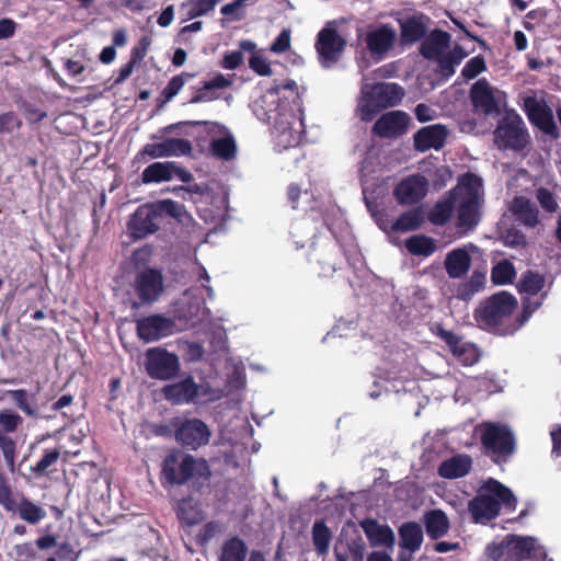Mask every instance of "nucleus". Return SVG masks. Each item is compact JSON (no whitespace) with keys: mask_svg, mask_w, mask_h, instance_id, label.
<instances>
[{"mask_svg":"<svg viewBox=\"0 0 561 561\" xmlns=\"http://www.w3.org/2000/svg\"><path fill=\"white\" fill-rule=\"evenodd\" d=\"M161 392L167 401L179 405L194 402L198 397L199 387L194 381L193 377L190 376L179 382L163 386Z\"/></svg>","mask_w":561,"mask_h":561,"instance_id":"obj_28","label":"nucleus"},{"mask_svg":"<svg viewBox=\"0 0 561 561\" xmlns=\"http://www.w3.org/2000/svg\"><path fill=\"white\" fill-rule=\"evenodd\" d=\"M424 526L427 536L437 540L444 537L450 527L449 519L442 510H431L424 515Z\"/></svg>","mask_w":561,"mask_h":561,"instance_id":"obj_40","label":"nucleus"},{"mask_svg":"<svg viewBox=\"0 0 561 561\" xmlns=\"http://www.w3.org/2000/svg\"><path fill=\"white\" fill-rule=\"evenodd\" d=\"M404 95V89L398 83L382 82L375 84L365 104L360 106L362 119L371 121L382 110L400 104Z\"/></svg>","mask_w":561,"mask_h":561,"instance_id":"obj_10","label":"nucleus"},{"mask_svg":"<svg viewBox=\"0 0 561 561\" xmlns=\"http://www.w3.org/2000/svg\"><path fill=\"white\" fill-rule=\"evenodd\" d=\"M211 153L222 160H231L236 156L237 146L232 136L220 137L210 142Z\"/></svg>","mask_w":561,"mask_h":561,"instance_id":"obj_50","label":"nucleus"},{"mask_svg":"<svg viewBox=\"0 0 561 561\" xmlns=\"http://www.w3.org/2000/svg\"><path fill=\"white\" fill-rule=\"evenodd\" d=\"M481 203L482 201L462 199L458 207V228L471 230L479 224Z\"/></svg>","mask_w":561,"mask_h":561,"instance_id":"obj_41","label":"nucleus"},{"mask_svg":"<svg viewBox=\"0 0 561 561\" xmlns=\"http://www.w3.org/2000/svg\"><path fill=\"white\" fill-rule=\"evenodd\" d=\"M154 209L158 211V217L160 218L162 214H167L171 217H180L184 206L180 203L172 199H164L157 204H153Z\"/></svg>","mask_w":561,"mask_h":561,"instance_id":"obj_59","label":"nucleus"},{"mask_svg":"<svg viewBox=\"0 0 561 561\" xmlns=\"http://www.w3.org/2000/svg\"><path fill=\"white\" fill-rule=\"evenodd\" d=\"M428 192V181L420 173L403 178L393 188V197L401 206L420 203Z\"/></svg>","mask_w":561,"mask_h":561,"instance_id":"obj_19","label":"nucleus"},{"mask_svg":"<svg viewBox=\"0 0 561 561\" xmlns=\"http://www.w3.org/2000/svg\"><path fill=\"white\" fill-rule=\"evenodd\" d=\"M516 271L512 262L503 260L499 262L491 272V279L495 285H506L513 283Z\"/></svg>","mask_w":561,"mask_h":561,"instance_id":"obj_53","label":"nucleus"},{"mask_svg":"<svg viewBox=\"0 0 561 561\" xmlns=\"http://www.w3.org/2000/svg\"><path fill=\"white\" fill-rule=\"evenodd\" d=\"M459 184L465 191L463 199L483 201L482 199V180L474 173L467 172L460 180Z\"/></svg>","mask_w":561,"mask_h":561,"instance_id":"obj_51","label":"nucleus"},{"mask_svg":"<svg viewBox=\"0 0 561 561\" xmlns=\"http://www.w3.org/2000/svg\"><path fill=\"white\" fill-rule=\"evenodd\" d=\"M144 364L147 375L157 380H171L181 369L180 359L175 353H146Z\"/></svg>","mask_w":561,"mask_h":561,"instance_id":"obj_20","label":"nucleus"},{"mask_svg":"<svg viewBox=\"0 0 561 561\" xmlns=\"http://www.w3.org/2000/svg\"><path fill=\"white\" fill-rule=\"evenodd\" d=\"M405 248L413 255L430 256L435 252L436 244L433 238L417 234L407 239Z\"/></svg>","mask_w":561,"mask_h":561,"instance_id":"obj_48","label":"nucleus"},{"mask_svg":"<svg viewBox=\"0 0 561 561\" xmlns=\"http://www.w3.org/2000/svg\"><path fill=\"white\" fill-rule=\"evenodd\" d=\"M545 276L538 272L528 270L522 274L517 285L519 293L528 295H537L545 287Z\"/></svg>","mask_w":561,"mask_h":561,"instance_id":"obj_49","label":"nucleus"},{"mask_svg":"<svg viewBox=\"0 0 561 561\" xmlns=\"http://www.w3.org/2000/svg\"><path fill=\"white\" fill-rule=\"evenodd\" d=\"M249 67L259 76H271L272 69L270 62L263 56L253 54L249 58Z\"/></svg>","mask_w":561,"mask_h":561,"instance_id":"obj_64","label":"nucleus"},{"mask_svg":"<svg viewBox=\"0 0 561 561\" xmlns=\"http://www.w3.org/2000/svg\"><path fill=\"white\" fill-rule=\"evenodd\" d=\"M360 527L373 547L392 546L394 542L392 529L388 525H380L376 519H364Z\"/></svg>","mask_w":561,"mask_h":561,"instance_id":"obj_33","label":"nucleus"},{"mask_svg":"<svg viewBox=\"0 0 561 561\" xmlns=\"http://www.w3.org/2000/svg\"><path fill=\"white\" fill-rule=\"evenodd\" d=\"M503 242L506 247L510 248H524L527 245L525 233L516 228H510L506 230L505 234L503 236Z\"/></svg>","mask_w":561,"mask_h":561,"instance_id":"obj_62","label":"nucleus"},{"mask_svg":"<svg viewBox=\"0 0 561 561\" xmlns=\"http://www.w3.org/2000/svg\"><path fill=\"white\" fill-rule=\"evenodd\" d=\"M0 505L12 514H18L24 522L36 525L45 518L46 512L43 507L32 502L23 494H15L5 474L0 471Z\"/></svg>","mask_w":561,"mask_h":561,"instance_id":"obj_9","label":"nucleus"},{"mask_svg":"<svg viewBox=\"0 0 561 561\" xmlns=\"http://www.w3.org/2000/svg\"><path fill=\"white\" fill-rule=\"evenodd\" d=\"M3 397H9L13 404L26 416L38 417V409L35 403L36 394L25 389H10L3 391Z\"/></svg>","mask_w":561,"mask_h":561,"instance_id":"obj_42","label":"nucleus"},{"mask_svg":"<svg viewBox=\"0 0 561 561\" xmlns=\"http://www.w3.org/2000/svg\"><path fill=\"white\" fill-rule=\"evenodd\" d=\"M342 244L328 236H314L307 252L308 262L314 264L318 275L324 277L333 275L342 262Z\"/></svg>","mask_w":561,"mask_h":561,"instance_id":"obj_7","label":"nucleus"},{"mask_svg":"<svg viewBox=\"0 0 561 561\" xmlns=\"http://www.w3.org/2000/svg\"><path fill=\"white\" fill-rule=\"evenodd\" d=\"M456 199L454 191H449L444 198L433 205L427 214L428 221L435 226H445L453 216Z\"/></svg>","mask_w":561,"mask_h":561,"instance_id":"obj_38","label":"nucleus"},{"mask_svg":"<svg viewBox=\"0 0 561 561\" xmlns=\"http://www.w3.org/2000/svg\"><path fill=\"white\" fill-rule=\"evenodd\" d=\"M211 471L204 458L185 453L182 449H171L162 460L160 480L163 486H182L191 484L196 492L208 486Z\"/></svg>","mask_w":561,"mask_h":561,"instance_id":"obj_1","label":"nucleus"},{"mask_svg":"<svg viewBox=\"0 0 561 561\" xmlns=\"http://www.w3.org/2000/svg\"><path fill=\"white\" fill-rule=\"evenodd\" d=\"M174 168L173 161L153 162L149 164L141 173V181L145 184L160 183L172 180L171 170Z\"/></svg>","mask_w":561,"mask_h":561,"instance_id":"obj_43","label":"nucleus"},{"mask_svg":"<svg viewBox=\"0 0 561 561\" xmlns=\"http://www.w3.org/2000/svg\"><path fill=\"white\" fill-rule=\"evenodd\" d=\"M226 394L233 405L242 401V392L247 386L245 367L241 360L230 359L226 365Z\"/></svg>","mask_w":561,"mask_h":561,"instance_id":"obj_26","label":"nucleus"},{"mask_svg":"<svg viewBox=\"0 0 561 561\" xmlns=\"http://www.w3.org/2000/svg\"><path fill=\"white\" fill-rule=\"evenodd\" d=\"M175 514L181 525L188 527L197 525L204 520L203 510L191 496L183 497L178 502Z\"/></svg>","mask_w":561,"mask_h":561,"instance_id":"obj_36","label":"nucleus"},{"mask_svg":"<svg viewBox=\"0 0 561 561\" xmlns=\"http://www.w3.org/2000/svg\"><path fill=\"white\" fill-rule=\"evenodd\" d=\"M425 221V213L422 206L413 207L402 213L392 224V232H409L419 230Z\"/></svg>","mask_w":561,"mask_h":561,"instance_id":"obj_37","label":"nucleus"},{"mask_svg":"<svg viewBox=\"0 0 561 561\" xmlns=\"http://www.w3.org/2000/svg\"><path fill=\"white\" fill-rule=\"evenodd\" d=\"M195 72L182 71L181 73L172 77L164 89L161 91L157 99L158 105L163 106L169 103L182 90L187 81L195 78Z\"/></svg>","mask_w":561,"mask_h":561,"instance_id":"obj_45","label":"nucleus"},{"mask_svg":"<svg viewBox=\"0 0 561 561\" xmlns=\"http://www.w3.org/2000/svg\"><path fill=\"white\" fill-rule=\"evenodd\" d=\"M218 0H187L181 4L182 9H186L188 20L207 15L214 11Z\"/></svg>","mask_w":561,"mask_h":561,"instance_id":"obj_52","label":"nucleus"},{"mask_svg":"<svg viewBox=\"0 0 561 561\" xmlns=\"http://www.w3.org/2000/svg\"><path fill=\"white\" fill-rule=\"evenodd\" d=\"M23 424V419L16 412L4 409L0 411V450L7 466L13 470L16 458V443L10 436Z\"/></svg>","mask_w":561,"mask_h":561,"instance_id":"obj_16","label":"nucleus"},{"mask_svg":"<svg viewBox=\"0 0 561 561\" xmlns=\"http://www.w3.org/2000/svg\"><path fill=\"white\" fill-rule=\"evenodd\" d=\"M285 92H289L291 102L299 104L301 102V94L299 87L294 80H286L284 83L275 82L271 88L266 90L265 95L262 96L261 101L266 102V121L272 118L273 113H278L283 102L280 101L282 95L287 99Z\"/></svg>","mask_w":561,"mask_h":561,"instance_id":"obj_23","label":"nucleus"},{"mask_svg":"<svg viewBox=\"0 0 561 561\" xmlns=\"http://www.w3.org/2000/svg\"><path fill=\"white\" fill-rule=\"evenodd\" d=\"M432 60L437 62V72L444 79H449L454 76L456 67L459 66L457 60H454L453 56H449L448 53H444L439 55L438 58H434Z\"/></svg>","mask_w":561,"mask_h":561,"instance_id":"obj_57","label":"nucleus"},{"mask_svg":"<svg viewBox=\"0 0 561 561\" xmlns=\"http://www.w3.org/2000/svg\"><path fill=\"white\" fill-rule=\"evenodd\" d=\"M347 554L353 561H364L366 543L360 536L346 542Z\"/></svg>","mask_w":561,"mask_h":561,"instance_id":"obj_61","label":"nucleus"},{"mask_svg":"<svg viewBox=\"0 0 561 561\" xmlns=\"http://www.w3.org/2000/svg\"><path fill=\"white\" fill-rule=\"evenodd\" d=\"M60 457V450L58 448L46 449L43 457L37 461V463L32 467L33 473L36 476H45L47 474V470L50 466L57 462Z\"/></svg>","mask_w":561,"mask_h":561,"instance_id":"obj_55","label":"nucleus"},{"mask_svg":"<svg viewBox=\"0 0 561 561\" xmlns=\"http://www.w3.org/2000/svg\"><path fill=\"white\" fill-rule=\"evenodd\" d=\"M163 275L157 268H145L139 272L134 282V290L138 300L130 301V308L138 310L142 306L156 302L163 293Z\"/></svg>","mask_w":561,"mask_h":561,"instance_id":"obj_12","label":"nucleus"},{"mask_svg":"<svg viewBox=\"0 0 561 561\" xmlns=\"http://www.w3.org/2000/svg\"><path fill=\"white\" fill-rule=\"evenodd\" d=\"M485 554L491 561H540L545 553L536 547L534 538L508 535L499 542L489 543Z\"/></svg>","mask_w":561,"mask_h":561,"instance_id":"obj_5","label":"nucleus"},{"mask_svg":"<svg viewBox=\"0 0 561 561\" xmlns=\"http://www.w3.org/2000/svg\"><path fill=\"white\" fill-rule=\"evenodd\" d=\"M192 151V144L184 138H167L162 142L146 144L137 152L135 160L137 162H147L149 159L187 156Z\"/></svg>","mask_w":561,"mask_h":561,"instance_id":"obj_17","label":"nucleus"},{"mask_svg":"<svg viewBox=\"0 0 561 561\" xmlns=\"http://www.w3.org/2000/svg\"><path fill=\"white\" fill-rule=\"evenodd\" d=\"M423 538V529L421 525L415 522L404 523L399 528V545L410 553L420 550Z\"/></svg>","mask_w":561,"mask_h":561,"instance_id":"obj_39","label":"nucleus"},{"mask_svg":"<svg viewBox=\"0 0 561 561\" xmlns=\"http://www.w3.org/2000/svg\"><path fill=\"white\" fill-rule=\"evenodd\" d=\"M486 70V65L483 56L478 55L469 59L461 70V76L466 80H471Z\"/></svg>","mask_w":561,"mask_h":561,"instance_id":"obj_56","label":"nucleus"},{"mask_svg":"<svg viewBox=\"0 0 561 561\" xmlns=\"http://www.w3.org/2000/svg\"><path fill=\"white\" fill-rule=\"evenodd\" d=\"M451 36L440 28L433 30L423 38L420 46V54L427 60L438 58L450 45Z\"/></svg>","mask_w":561,"mask_h":561,"instance_id":"obj_30","label":"nucleus"},{"mask_svg":"<svg viewBox=\"0 0 561 561\" xmlns=\"http://www.w3.org/2000/svg\"><path fill=\"white\" fill-rule=\"evenodd\" d=\"M346 44V39L332 26V22H329L319 31L314 43L320 65L323 68H331L342 57Z\"/></svg>","mask_w":561,"mask_h":561,"instance_id":"obj_13","label":"nucleus"},{"mask_svg":"<svg viewBox=\"0 0 561 561\" xmlns=\"http://www.w3.org/2000/svg\"><path fill=\"white\" fill-rule=\"evenodd\" d=\"M396 37L394 30L390 25L385 24L366 34V47L370 54L383 56L392 48Z\"/></svg>","mask_w":561,"mask_h":561,"instance_id":"obj_29","label":"nucleus"},{"mask_svg":"<svg viewBox=\"0 0 561 561\" xmlns=\"http://www.w3.org/2000/svg\"><path fill=\"white\" fill-rule=\"evenodd\" d=\"M516 504V497L511 489L489 478L480 486L478 495L469 501L468 511L474 523L486 524L499 516L502 505L513 511Z\"/></svg>","mask_w":561,"mask_h":561,"instance_id":"obj_3","label":"nucleus"},{"mask_svg":"<svg viewBox=\"0 0 561 561\" xmlns=\"http://www.w3.org/2000/svg\"><path fill=\"white\" fill-rule=\"evenodd\" d=\"M447 360L455 367H471L480 360L481 353H448Z\"/></svg>","mask_w":561,"mask_h":561,"instance_id":"obj_58","label":"nucleus"},{"mask_svg":"<svg viewBox=\"0 0 561 561\" xmlns=\"http://www.w3.org/2000/svg\"><path fill=\"white\" fill-rule=\"evenodd\" d=\"M22 125L21 119L14 112L0 114V133H12Z\"/></svg>","mask_w":561,"mask_h":561,"instance_id":"obj_63","label":"nucleus"},{"mask_svg":"<svg viewBox=\"0 0 561 561\" xmlns=\"http://www.w3.org/2000/svg\"><path fill=\"white\" fill-rule=\"evenodd\" d=\"M179 332L178 323L171 317L160 313L144 317L137 321V334L145 342H153Z\"/></svg>","mask_w":561,"mask_h":561,"instance_id":"obj_18","label":"nucleus"},{"mask_svg":"<svg viewBox=\"0 0 561 561\" xmlns=\"http://www.w3.org/2000/svg\"><path fill=\"white\" fill-rule=\"evenodd\" d=\"M400 41L402 45H412L422 41L428 31L431 18L424 13L416 12L412 15L400 19Z\"/></svg>","mask_w":561,"mask_h":561,"instance_id":"obj_24","label":"nucleus"},{"mask_svg":"<svg viewBox=\"0 0 561 561\" xmlns=\"http://www.w3.org/2000/svg\"><path fill=\"white\" fill-rule=\"evenodd\" d=\"M448 130L444 125L434 124L422 127L414 136V148L420 152H425L430 149L439 150L445 146Z\"/></svg>","mask_w":561,"mask_h":561,"instance_id":"obj_27","label":"nucleus"},{"mask_svg":"<svg viewBox=\"0 0 561 561\" xmlns=\"http://www.w3.org/2000/svg\"><path fill=\"white\" fill-rule=\"evenodd\" d=\"M517 299L508 291H499L483 299L473 312V318L481 329L499 335H512L518 331L514 324L513 313Z\"/></svg>","mask_w":561,"mask_h":561,"instance_id":"obj_2","label":"nucleus"},{"mask_svg":"<svg viewBox=\"0 0 561 561\" xmlns=\"http://www.w3.org/2000/svg\"><path fill=\"white\" fill-rule=\"evenodd\" d=\"M501 95H504V93L493 88L485 78L476 81L469 91L474 111L485 116L501 114Z\"/></svg>","mask_w":561,"mask_h":561,"instance_id":"obj_14","label":"nucleus"},{"mask_svg":"<svg viewBox=\"0 0 561 561\" xmlns=\"http://www.w3.org/2000/svg\"><path fill=\"white\" fill-rule=\"evenodd\" d=\"M158 211L153 204L140 205L130 216L127 230L131 239L140 240L158 231Z\"/></svg>","mask_w":561,"mask_h":561,"instance_id":"obj_21","label":"nucleus"},{"mask_svg":"<svg viewBox=\"0 0 561 561\" xmlns=\"http://www.w3.org/2000/svg\"><path fill=\"white\" fill-rule=\"evenodd\" d=\"M175 440L188 450H197L209 443L211 432L201 419L174 417L171 421Z\"/></svg>","mask_w":561,"mask_h":561,"instance_id":"obj_11","label":"nucleus"},{"mask_svg":"<svg viewBox=\"0 0 561 561\" xmlns=\"http://www.w3.org/2000/svg\"><path fill=\"white\" fill-rule=\"evenodd\" d=\"M247 554V543L240 537L232 536L224 542L219 561H245Z\"/></svg>","mask_w":561,"mask_h":561,"instance_id":"obj_44","label":"nucleus"},{"mask_svg":"<svg viewBox=\"0 0 561 561\" xmlns=\"http://www.w3.org/2000/svg\"><path fill=\"white\" fill-rule=\"evenodd\" d=\"M523 110L535 127L552 139L559 138L560 133L554 122L553 112L545 101H539L535 96H527L524 100Z\"/></svg>","mask_w":561,"mask_h":561,"instance_id":"obj_15","label":"nucleus"},{"mask_svg":"<svg viewBox=\"0 0 561 561\" xmlns=\"http://www.w3.org/2000/svg\"><path fill=\"white\" fill-rule=\"evenodd\" d=\"M444 264L450 278H461L470 270L471 256L465 248H457L447 253Z\"/></svg>","mask_w":561,"mask_h":561,"instance_id":"obj_34","label":"nucleus"},{"mask_svg":"<svg viewBox=\"0 0 561 561\" xmlns=\"http://www.w3.org/2000/svg\"><path fill=\"white\" fill-rule=\"evenodd\" d=\"M410 125V116L403 111L382 114L373 126V134L379 138L392 139L404 135Z\"/></svg>","mask_w":561,"mask_h":561,"instance_id":"obj_22","label":"nucleus"},{"mask_svg":"<svg viewBox=\"0 0 561 561\" xmlns=\"http://www.w3.org/2000/svg\"><path fill=\"white\" fill-rule=\"evenodd\" d=\"M511 211L516 219L526 227L535 228L539 224V210L525 196L514 197Z\"/></svg>","mask_w":561,"mask_h":561,"instance_id":"obj_35","label":"nucleus"},{"mask_svg":"<svg viewBox=\"0 0 561 561\" xmlns=\"http://www.w3.org/2000/svg\"><path fill=\"white\" fill-rule=\"evenodd\" d=\"M536 199L546 213L553 214L559 209L557 196L547 187L536 190Z\"/></svg>","mask_w":561,"mask_h":561,"instance_id":"obj_54","label":"nucleus"},{"mask_svg":"<svg viewBox=\"0 0 561 561\" xmlns=\"http://www.w3.org/2000/svg\"><path fill=\"white\" fill-rule=\"evenodd\" d=\"M486 282L485 272L476 270L467 282L459 284L457 296L462 300H469L474 294L483 289Z\"/></svg>","mask_w":561,"mask_h":561,"instance_id":"obj_47","label":"nucleus"},{"mask_svg":"<svg viewBox=\"0 0 561 561\" xmlns=\"http://www.w3.org/2000/svg\"><path fill=\"white\" fill-rule=\"evenodd\" d=\"M493 144L501 150L523 152L531 145V137L523 117L513 108L505 111L493 130Z\"/></svg>","mask_w":561,"mask_h":561,"instance_id":"obj_4","label":"nucleus"},{"mask_svg":"<svg viewBox=\"0 0 561 561\" xmlns=\"http://www.w3.org/2000/svg\"><path fill=\"white\" fill-rule=\"evenodd\" d=\"M472 468V458L467 454H457L438 466V476L444 479H458L467 476Z\"/></svg>","mask_w":561,"mask_h":561,"instance_id":"obj_31","label":"nucleus"},{"mask_svg":"<svg viewBox=\"0 0 561 561\" xmlns=\"http://www.w3.org/2000/svg\"><path fill=\"white\" fill-rule=\"evenodd\" d=\"M480 443L483 455L495 463L507 461L516 449L514 433L502 423H484L481 427Z\"/></svg>","mask_w":561,"mask_h":561,"instance_id":"obj_6","label":"nucleus"},{"mask_svg":"<svg viewBox=\"0 0 561 561\" xmlns=\"http://www.w3.org/2000/svg\"><path fill=\"white\" fill-rule=\"evenodd\" d=\"M152 43L150 35H144L138 43L130 50V60L139 65L147 55V51Z\"/></svg>","mask_w":561,"mask_h":561,"instance_id":"obj_60","label":"nucleus"},{"mask_svg":"<svg viewBox=\"0 0 561 561\" xmlns=\"http://www.w3.org/2000/svg\"><path fill=\"white\" fill-rule=\"evenodd\" d=\"M312 542L318 556H325L329 552L332 531L323 519L316 520L312 526Z\"/></svg>","mask_w":561,"mask_h":561,"instance_id":"obj_46","label":"nucleus"},{"mask_svg":"<svg viewBox=\"0 0 561 561\" xmlns=\"http://www.w3.org/2000/svg\"><path fill=\"white\" fill-rule=\"evenodd\" d=\"M232 83V76L217 73L211 79L203 81L201 87H191L192 96L188 103L198 104L216 101L220 98L218 91L230 88Z\"/></svg>","mask_w":561,"mask_h":561,"instance_id":"obj_25","label":"nucleus"},{"mask_svg":"<svg viewBox=\"0 0 561 561\" xmlns=\"http://www.w3.org/2000/svg\"><path fill=\"white\" fill-rule=\"evenodd\" d=\"M53 547H57V536L48 534L38 537L34 543L23 542L15 545L14 552L19 561H36L39 558L36 548L48 550Z\"/></svg>","mask_w":561,"mask_h":561,"instance_id":"obj_32","label":"nucleus"},{"mask_svg":"<svg viewBox=\"0 0 561 561\" xmlns=\"http://www.w3.org/2000/svg\"><path fill=\"white\" fill-rule=\"evenodd\" d=\"M170 313L181 331L198 325L208 319L210 311L201 294L196 295L187 289L172 304Z\"/></svg>","mask_w":561,"mask_h":561,"instance_id":"obj_8","label":"nucleus"}]
</instances>
